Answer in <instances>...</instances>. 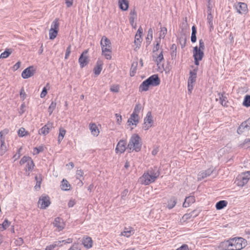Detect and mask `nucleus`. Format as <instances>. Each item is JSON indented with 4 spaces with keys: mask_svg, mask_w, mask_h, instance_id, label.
I'll use <instances>...</instances> for the list:
<instances>
[{
    "mask_svg": "<svg viewBox=\"0 0 250 250\" xmlns=\"http://www.w3.org/2000/svg\"><path fill=\"white\" fill-rule=\"evenodd\" d=\"M163 50H161L160 53L159 55H157V56H153L154 58H155V61L156 62L157 65H159L161 62L164 60Z\"/></svg>",
    "mask_w": 250,
    "mask_h": 250,
    "instance_id": "37",
    "label": "nucleus"
},
{
    "mask_svg": "<svg viewBox=\"0 0 250 250\" xmlns=\"http://www.w3.org/2000/svg\"><path fill=\"white\" fill-rule=\"evenodd\" d=\"M35 70L33 66H29L26 69H25L21 73V77L23 79H27L28 78L32 76L34 73Z\"/></svg>",
    "mask_w": 250,
    "mask_h": 250,
    "instance_id": "17",
    "label": "nucleus"
},
{
    "mask_svg": "<svg viewBox=\"0 0 250 250\" xmlns=\"http://www.w3.org/2000/svg\"><path fill=\"white\" fill-rule=\"evenodd\" d=\"M25 107V105L24 104H21V105L20 106V108L19 111V113L20 115H22L24 112V108Z\"/></svg>",
    "mask_w": 250,
    "mask_h": 250,
    "instance_id": "61",
    "label": "nucleus"
},
{
    "mask_svg": "<svg viewBox=\"0 0 250 250\" xmlns=\"http://www.w3.org/2000/svg\"><path fill=\"white\" fill-rule=\"evenodd\" d=\"M26 163L27 164L26 166V170H32L34 167V164L32 158H31Z\"/></svg>",
    "mask_w": 250,
    "mask_h": 250,
    "instance_id": "39",
    "label": "nucleus"
},
{
    "mask_svg": "<svg viewBox=\"0 0 250 250\" xmlns=\"http://www.w3.org/2000/svg\"><path fill=\"white\" fill-rule=\"evenodd\" d=\"M141 140V139L138 134H133L129 140L127 148L130 150V152L133 150L139 152L142 147Z\"/></svg>",
    "mask_w": 250,
    "mask_h": 250,
    "instance_id": "3",
    "label": "nucleus"
},
{
    "mask_svg": "<svg viewBox=\"0 0 250 250\" xmlns=\"http://www.w3.org/2000/svg\"><path fill=\"white\" fill-rule=\"evenodd\" d=\"M36 181V185L35 186L36 190H38L41 188V185L42 180V174H40L38 175H36L35 177Z\"/></svg>",
    "mask_w": 250,
    "mask_h": 250,
    "instance_id": "30",
    "label": "nucleus"
},
{
    "mask_svg": "<svg viewBox=\"0 0 250 250\" xmlns=\"http://www.w3.org/2000/svg\"><path fill=\"white\" fill-rule=\"evenodd\" d=\"M243 146L245 148H250V139H246L244 141Z\"/></svg>",
    "mask_w": 250,
    "mask_h": 250,
    "instance_id": "55",
    "label": "nucleus"
},
{
    "mask_svg": "<svg viewBox=\"0 0 250 250\" xmlns=\"http://www.w3.org/2000/svg\"><path fill=\"white\" fill-rule=\"evenodd\" d=\"M229 240L230 245L235 247V249H232V250H241L247 245V241L242 237H235Z\"/></svg>",
    "mask_w": 250,
    "mask_h": 250,
    "instance_id": "4",
    "label": "nucleus"
},
{
    "mask_svg": "<svg viewBox=\"0 0 250 250\" xmlns=\"http://www.w3.org/2000/svg\"><path fill=\"white\" fill-rule=\"evenodd\" d=\"M36 151V152L34 153V154H38L39 153L43 151L44 147L43 146H39V147H36L34 148V151Z\"/></svg>",
    "mask_w": 250,
    "mask_h": 250,
    "instance_id": "53",
    "label": "nucleus"
},
{
    "mask_svg": "<svg viewBox=\"0 0 250 250\" xmlns=\"http://www.w3.org/2000/svg\"><path fill=\"white\" fill-rule=\"evenodd\" d=\"M120 8L123 11H126L129 7L128 0H118Z\"/></svg>",
    "mask_w": 250,
    "mask_h": 250,
    "instance_id": "23",
    "label": "nucleus"
},
{
    "mask_svg": "<svg viewBox=\"0 0 250 250\" xmlns=\"http://www.w3.org/2000/svg\"><path fill=\"white\" fill-rule=\"evenodd\" d=\"M243 105L247 107L250 106V95H247L245 97Z\"/></svg>",
    "mask_w": 250,
    "mask_h": 250,
    "instance_id": "44",
    "label": "nucleus"
},
{
    "mask_svg": "<svg viewBox=\"0 0 250 250\" xmlns=\"http://www.w3.org/2000/svg\"><path fill=\"white\" fill-rule=\"evenodd\" d=\"M219 98L220 101V104L223 106H227L226 103L227 97L224 96L223 94L220 93H218Z\"/></svg>",
    "mask_w": 250,
    "mask_h": 250,
    "instance_id": "43",
    "label": "nucleus"
},
{
    "mask_svg": "<svg viewBox=\"0 0 250 250\" xmlns=\"http://www.w3.org/2000/svg\"><path fill=\"white\" fill-rule=\"evenodd\" d=\"M207 20H208V24H209L210 27L212 28L213 27V21H212L213 16L211 13H208V14Z\"/></svg>",
    "mask_w": 250,
    "mask_h": 250,
    "instance_id": "50",
    "label": "nucleus"
},
{
    "mask_svg": "<svg viewBox=\"0 0 250 250\" xmlns=\"http://www.w3.org/2000/svg\"><path fill=\"white\" fill-rule=\"evenodd\" d=\"M20 96H21V97L22 99V100H24L26 98V94L25 92H24V90L23 88H22L21 90Z\"/></svg>",
    "mask_w": 250,
    "mask_h": 250,
    "instance_id": "64",
    "label": "nucleus"
},
{
    "mask_svg": "<svg viewBox=\"0 0 250 250\" xmlns=\"http://www.w3.org/2000/svg\"><path fill=\"white\" fill-rule=\"evenodd\" d=\"M227 204L228 202L227 201L221 200L216 204L215 207L217 210H220L226 207Z\"/></svg>",
    "mask_w": 250,
    "mask_h": 250,
    "instance_id": "32",
    "label": "nucleus"
},
{
    "mask_svg": "<svg viewBox=\"0 0 250 250\" xmlns=\"http://www.w3.org/2000/svg\"><path fill=\"white\" fill-rule=\"evenodd\" d=\"M89 129L91 134L95 136H97L99 134V131L97 126L95 124H90L89 125Z\"/></svg>",
    "mask_w": 250,
    "mask_h": 250,
    "instance_id": "29",
    "label": "nucleus"
},
{
    "mask_svg": "<svg viewBox=\"0 0 250 250\" xmlns=\"http://www.w3.org/2000/svg\"><path fill=\"white\" fill-rule=\"evenodd\" d=\"M100 44L102 48V55H104L107 60L111 59V43L110 41L105 36H104L102 38Z\"/></svg>",
    "mask_w": 250,
    "mask_h": 250,
    "instance_id": "2",
    "label": "nucleus"
},
{
    "mask_svg": "<svg viewBox=\"0 0 250 250\" xmlns=\"http://www.w3.org/2000/svg\"><path fill=\"white\" fill-rule=\"evenodd\" d=\"M139 115L132 113L128 119L127 123H129V125H132L136 126L139 123Z\"/></svg>",
    "mask_w": 250,
    "mask_h": 250,
    "instance_id": "20",
    "label": "nucleus"
},
{
    "mask_svg": "<svg viewBox=\"0 0 250 250\" xmlns=\"http://www.w3.org/2000/svg\"><path fill=\"white\" fill-rule=\"evenodd\" d=\"M160 79L157 74H154L145 80L140 85V91H146L150 86H156L160 84Z\"/></svg>",
    "mask_w": 250,
    "mask_h": 250,
    "instance_id": "1",
    "label": "nucleus"
},
{
    "mask_svg": "<svg viewBox=\"0 0 250 250\" xmlns=\"http://www.w3.org/2000/svg\"><path fill=\"white\" fill-rule=\"evenodd\" d=\"M199 46L198 47L197 46H196L193 48V57L194 58L202 59L204 56V50L205 48V44L202 39L199 40Z\"/></svg>",
    "mask_w": 250,
    "mask_h": 250,
    "instance_id": "5",
    "label": "nucleus"
},
{
    "mask_svg": "<svg viewBox=\"0 0 250 250\" xmlns=\"http://www.w3.org/2000/svg\"><path fill=\"white\" fill-rule=\"evenodd\" d=\"M110 91L114 92H118L119 91V87L118 85H114L111 86Z\"/></svg>",
    "mask_w": 250,
    "mask_h": 250,
    "instance_id": "59",
    "label": "nucleus"
},
{
    "mask_svg": "<svg viewBox=\"0 0 250 250\" xmlns=\"http://www.w3.org/2000/svg\"><path fill=\"white\" fill-rule=\"evenodd\" d=\"M22 149L21 147H20L18 149L17 153L13 156V158L14 159V161L18 160L21 156V151Z\"/></svg>",
    "mask_w": 250,
    "mask_h": 250,
    "instance_id": "54",
    "label": "nucleus"
},
{
    "mask_svg": "<svg viewBox=\"0 0 250 250\" xmlns=\"http://www.w3.org/2000/svg\"><path fill=\"white\" fill-rule=\"evenodd\" d=\"M59 20L58 19H56L52 23L51 28H53V29L59 30Z\"/></svg>",
    "mask_w": 250,
    "mask_h": 250,
    "instance_id": "47",
    "label": "nucleus"
},
{
    "mask_svg": "<svg viewBox=\"0 0 250 250\" xmlns=\"http://www.w3.org/2000/svg\"><path fill=\"white\" fill-rule=\"evenodd\" d=\"M50 198L47 195L42 196L38 201V204L40 205V208L41 209H45L50 205Z\"/></svg>",
    "mask_w": 250,
    "mask_h": 250,
    "instance_id": "11",
    "label": "nucleus"
},
{
    "mask_svg": "<svg viewBox=\"0 0 250 250\" xmlns=\"http://www.w3.org/2000/svg\"><path fill=\"white\" fill-rule=\"evenodd\" d=\"M237 12L241 14H245L248 11L247 5L245 3L239 2L235 5Z\"/></svg>",
    "mask_w": 250,
    "mask_h": 250,
    "instance_id": "15",
    "label": "nucleus"
},
{
    "mask_svg": "<svg viewBox=\"0 0 250 250\" xmlns=\"http://www.w3.org/2000/svg\"><path fill=\"white\" fill-rule=\"evenodd\" d=\"M143 30L141 27H140L138 29L137 32L135 37V43L137 45L140 44L142 42L141 36L143 34Z\"/></svg>",
    "mask_w": 250,
    "mask_h": 250,
    "instance_id": "24",
    "label": "nucleus"
},
{
    "mask_svg": "<svg viewBox=\"0 0 250 250\" xmlns=\"http://www.w3.org/2000/svg\"><path fill=\"white\" fill-rule=\"evenodd\" d=\"M53 225L55 227L57 228L59 231L62 230L65 227V223L63 219L60 217L55 218Z\"/></svg>",
    "mask_w": 250,
    "mask_h": 250,
    "instance_id": "18",
    "label": "nucleus"
},
{
    "mask_svg": "<svg viewBox=\"0 0 250 250\" xmlns=\"http://www.w3.org/2000/svg\"><path fill=\"white\" fill-rule=\"evenodd\" d=\"M55 248H56V246L55 243L53 242L52 244L46 246L45 250H53Z\"/></svg>",
    "mask_w": 250,
    "mask_h": 250,
    "instance_id": "62",
    "label": "nucleus"
},
{
    "mask_svg": "<svg viewBox=\"0 0 250 250\" xmlns=\"http://www.w3.org/2000/svg\"><path fill=\"white\" fill-rule=\"evenodd\" d=\"M153 38V30L152 28H149L148 30L147 37L146 38V42H148V44L150 43L151 41Z\"/></svg>",
    "mask_w": 250,
    "mask_h": 250,
    "instance_id": "45",
    "label": "nucleus"
},
{
    "mask_svg": "<svg viewBox=\"0 0 250 250\" xmlns=\"http://www.w3.org/2000/svg\"><path fill=\"white\" fill-rule=\"evenodd\" d=\"M82 244L87 249H89L92 247L93 241L91 237H86L83 239Z\"/></svg>",
    "mask_w": 250,
    "mask_h": 250,
    "instance_id": "22",
    "label": "nucleus"
},
{
    "mask_svg": "<svg viewBox=\"0 0 250 250\" xmlns=\"http://www.w3.org/2000/svg\"><path fill=\"white\" fill-rule=\"evenodd\" d=\"M156 180L152 177L149 173L145 171L143 175L140 177L139 181V182L144 185H148L151 183H154Z\"/></svg>",
    "mask_w": 250,
    "mask_h": 250,
    "instance_id": "8",
    "label": "nucleus"
},
{
    "mask_svg": "<svg viewBox=\"0 0 250 250\" xmlns=\"http://www.w3.org/2000/svg\"><path fill=\"white\" fill-rule=\"evenodd\" d=\"M18 136L20 137H23L29 134V132L25 130L23 127L20 128L18 131Z\"/></svg>",
    "mask_w": 250,
    "mask_h": 250,
    "instance_id": "40",
    "label": "nucleus"
},
{
    "mask_svg": "<svg viewBox=\"0 0 250 250\" xmlns=\"http://www.w3.org/2000/svg\"><path fill=\"white\" fill-rule=\"evenodd\" d=\"M135 233V230L132 227L124 228V231L121 233V235L126 237H129L130 236L133 235Z\"/></svg>",
    "mask_w": 250,
    "mask_h": 250,
    "instance_id": "21",
    "label": "nucleus"
},
{
    "mask_svg": "<svg viewBox=\"0 0 250 250\" xmlns=\"http://www.w3.org/2000/svg\"><path fill=\"white\" fill-rule=\"evenodd\" d=\"M229 240L222 242L219 246L220 250H232L230 249V245Z\"/></svg>",
    "mask_w": 250,
    "mask_h": 250,
    "instance_id": "28",
    "label": "nucleus"
},
{
    "mask_svg": "<svg viewBox=\"0 0 250 250\" xmlns=\"http://www.w3.org/2000/svg\"><path fill=\"white\" fill-rule=\"evenodd\" d=\"M176 250H189L188 246L187 244H184Z\"/></svg>",
    "mask_w": 250,
    "mask_h": 250,
    "instance_id": "63",
    "label": "nucleus"
},
{
    "mask_svg": "<svg viewBox=\"0 0 250 250\" xmlns=\"http://www.w3.org/2000/svg\"><path fill=\"white\" fill-rule=\"evenodd\" d=\"M61 187L62 190L67 191L70 189L71 185L66 180L63 179L62 181Z\"/></svg>",
    "mask_w": 250,
    "mask_h": 250,
    "instance_id": "31",
    "label": "nucleus"
},
{
    "mask_svg": "<svg viewBox=\"0 0 250 250\" xmlns=\"http://www.w3.org/2000/svg\"><path fill=\"white\" fill-rule=\"evenodd\" d=\"M47 88L46 87H44L42 89V90L40 94L41 98H44L47 94Z\"/></svg>",
    "mask_w": 250,
    "mask_h": 250,
    "instance_id": "60",
    "label": "nucleus"
},
{
    "mask_svg": "<svg viewBox=\"0 0 250 250\" xmlns=\"http://www.w3.org/2000/svg\"><path fill=\"white\" fill-rule=\"evenodd\" d=\"M12 53V49L11 48H7L5 50L2 52L0 56V58L5 59L9 56V55Z\"/></svg>",
    "mask_w": 250,
    "mask_h": 250,
    "instance_id": "36",
    "label": "nucleus"
},
{
    "mask_svg": "<svg viewBox=\"0 0 250 250\" xmlns=\"http://www.w3.org/2000/svg\"><path fill=\"white\" fill-rule=\"evenodd\" d=\"M7 151V146L5 145V143L3 140H1L0 146V155H3Z\"/></svg>",
    "mask_w": 250,
    "mask_h": 250,
    "instance_id": "33",
    "label": "nucleus"
},
{
    "mask_svg": "<svg viewBox=\"0 0 250 250\" xmlns=\"http://www.w3.org/2000/svg\"><path fill=\"white\" fill-rule=\"evenodd\" d=\"M71 46L70 45H69L67 47V48L66 50V52H65V57H64L65 59H67L69 57V56L70 54V53H71Z\"/></svg>",
    "mask_w": 250,
    "mask_h": 250,
    "instance_id": "58",
    "label": "nucleus"
},
{
    "mask_svg": "<svg viewBox=\"0 0 250 250\" xmlns=\"http://www.w3.org/2000/svg\"><path fill=\"white\" fill-rule=\"evenodd\" d=\"M58 32V30L50 28L49 32V39L50 40H54L56 37Z\"/></svg>",
    "mask_w": 250,
    "mask_h": 250,
    "instance_id": "41",
    "label": "nucleus"
},
{
    "mask_svg": "<svg viewBox=\"0 0 250 250\" xmlns=\"http://www.w3.org/2000/svg\"><path fill=\"white\" fill-rule=\"evenodd\" d=\"M167 33V29L166 27H162L161 28V30L159 34V38L158 39H160L161 38L164 39L166 34Z\"/></svg>",
    "mask_w": 250,
    "mask_h": 250,
    "instance_id": "48",
    "label": "nucleus"
},
{
    "mask_svg": "<svg viewBox=\"0 0 250 250\" xmlns=\"http://www.w3.org/2000/svg\"><path fill=\"white\" fill-rule=\"evenodd\" d=\"M102 66V62L100 60H98L96 64L93 69V72L96 75L98 76L100 74L103 68Z\"/></svg>",
    "mask_w": 250,
    "mask_h": 250,
    "instance_id": "25",
    "label": "nucleus"
},
{
    "mask_svg": "<svg viewBox=\"0 0 250 250\" xmlns=\"http://www.w3.org/2000/svg\"><path fill=\"white\" fill-rule=\"evenodd\" d=\"M177 199L175 196H172L167 201V208L169 209L173 208L177 204Z\"/></svg>",
    "mask_w": 250,
    "mask_h": 250,
    "instance_id": "27",
    "label": "nucleus"
},
{
    "mask_svg": "<svg viewBox=\"0 0 250 250\" xmlns=\"http://www.w3.org/2000/svg\"><path fill=\"white\" fill-rule=\"evenodd\" d=\"M250 179V171L242 173L236 179L235 183L239 187H243Z\"/></svg>",
    "mask_w": 250,
    "mask_h": 250,
    "instance_id": "7",
    "label": "nucleus"
},
{
    "mask_svg": "<svg viewBox=\"0 0 250 250\" xmlns=\"http://www.w3.org/2000/svg\"><path fill=\"white\" fill-rule=\"evenodd\" d=\"M146 172L152 176V177H154L156 180L159 177L160 174V169L157 166L150 167Z\"/></svg>",
    "mask_w": 250,
    "mask_h": 250,
    "instance_id": "16",
    "label": "nucleus"
},
{
    "mask_svg": "<svg viewBox=\"0 0 250 250\" xmlns=\"http://www.w3.org/2000/svg\"><path fill=\"white\" fill-rule=\"evenodd\" d=\"M214 170V169L213 167H209L207 170L200 171L198 174V180L201 181L203 179L209 176Z\"/></svg>",
    "mask_w": 250,
    "mask_h": 250,
    "instance_id": "14",
    "label": "nucleus"
},
{
    "mask_svg": "<svg viewBox=\"0 0 250 250\" xmlns=\"http://www.w3.org/2000/svg\"><path fill=\"white\" fill-rule=\"evenodd\" d=\"M53 128V123L48 122L46 125L42 127L39 130V134L43 136H46L49 133L51 129Z\"/></svg>",
    "mask_w": 250,
    "mask_h": 250,
    "instance_id": "13",
    "label": "nucleus"
},
{
    "mask_svg": "<svg viewBox=\"0 0 250 250\" xmlns=\"http://www.w3.org/2000/svg\"><path fill=\"white\" fill-rule=\"evenodd\" d=\"M192 32H191V42L192 43H194L196 42V27L195 25H193L191 28Z\"/></svg>",
    "mask_w": 250,
    "mask_h": 250,
    "instance_id": "34",
    "label": "nucleus"
},
{
    "mask_svg": "<svg viewBox=\"0 0 250 250\" xmlns=\"http://www.w3.org/2000/svg\"><path fill=\"white\" fill-rule=\"evenodd\" d=\"M83 172L82 170L80 169V170H77L76 177V179H79L80 180V182H81V184L82 185H83Z\"/></svg>",
    "mask_w": 250,
    "mask_h": 250,
    "instance_id": "38",
    "label": "nucleus"
},
{
    "mask_svg": "<svg viewBox=\"0 0 250 250\" xmlns=\"http://www.w3.org/2000/svg\"><path fill=\"white\" fill-rule=\"evenodd\" d=\"M30 158H31V157H30L29 156H23L20 160V164L21 165H22L24 164L25 163H27L28 161V160H29V159Z\"/></svg>",
    "mask_w": 250,
    "mask_h": 250,
    "instance_id": "51",
    "label": "nucleus"
},
{
    "mask_svg": "<svg viewBox=\"0 0 250 250\" xmlns=\"http://www.w3.org/2000/svg\"><path fill=\"white\" fill-rule=\"evenodd\" d=\"M197 70V67L189 72V77L188 80V90L189 93H191L194 84L196 82Z\"/></svg>",
    "mask_w": 250,
    "mask_h": 250,
    "instance_id": "6",
    "label": "nucleus"
},
{
    "mask_svg": "<svg viewBox=\"0 0 250 250\" xmlns=\"http://www.w3.org/2000/svg\"><path fill=\"white\" fill-rule=\"evenodd\" d=\"M250 129V117L246 121L242 122L237 129V133L241 134L245 131Z\"/></svg>",
    "mask_w": 250,
    "mask_h": 250,
    "instance_id": "12",
    "label": "nucleus"
},
{
    "mask_svg": "<svg viewBox=\"0 0 250 250\" xmlns=\"http://www.w3.org/2000/svg\"><path fill=\"white\" fill-rule=\"evenodd\" d=\"M126 143L125 141L124 140H121L117 145L115 148V151L117 153L120 152V153H123L127 147L126 146Z\"/></svg>",
    "mask_w": 250,
    "mask_h": 250,
    "instance_id": "19",
    "label": "nucleus"
},
{
    "mask_svg": "<svg viewBox=\"0 0 250 250\" xmlns=\"http://www.w3.org/2000/svg\"><path fill=\"white\" fill-rule=\"evenodd\" d=\"M143 109V107L140 104H137L135 105L134 109L133 110V113H135L137 115H139L141 110Z\"/></svg>",
    "mask_w": 250,
    "mask_h": 250,
    "instance_id": "46",
    "label": "nucleus"
},
{
    "mask_svg": "<svg viewBox=\"0 0 250 250\" xmlns=\"http://www.w3.org/2000/svg\"><path fill=\"white\" fill-rule=\"evenodd\" d=\"M138 66V62H132L131 64V66L130 68V76H134L136 72L137 67Z\"/></svg>",
    "mask_w": 250,
    "mask_h": 250,
    "instance_id": "35",
    "label": "nucleus"
},
{
    "mask_svg": "<svg viewBox=\"0 0 250 250\" xmlns=\"http://www.w3.org/2000/svg\"><path fill=\"white\" fill-rule=\"evenodd\" d=\"M160 39H157L156 41V44H155V45L154 46V48H153V52L154 53L156 51H158L160 48Z\"/></svg>",
    "mask_w": 250,
    "mask_h": 250,
    "instance_id": "52",
    "label": "nucleus"
},
{
    "mask_svg": "<svg viewBox=\"0 0 250 250\" xmlns=\"http://www.w3.org/2000/svg\"><path fill=\"white\" fill-rule=\"evenodd\" d=\"M10 225L11 222H9L7 219H5V220L1 224L2 227L0 228V230L3 231L6 229Z\"/></svg>",
    "mask_w": 250,
    "mask_h": 250,
    "instance_id": "42",
    "label": "nucleus"
},
{
    "mask_svg": "<svg viewBox=\"0 0 250 250\" xmlns=\"http://www.w3.org/2000/svg\"><path fill=\"white\" fill-rule=\"evenodd\" d=\"M65 133L66 130L63 128H61L59 129V134L58 137H59V138H63Z\"/></svg>",
    "mask_w": 250,
    "mask_h": 250,
    "instance_id": "56",
    "label": "nucleus"
},
{
    "mask_svg": "<svg viewBox=\"0 0 250 250\" xmlns=\"http://www.w3.org/2000/svg\"><path fill=\"white\" fill-rule=\"evenodd\" d=\"M153 117L151 112L149 111L147 113L146 117L144 118V123L143 128L145 130H148L153 124Z\"/></svg>",
    "mask_w": 250,
    "mask_h": 250,
    "instance_id": "9",
    "label": "nucleus"
},
{
    "mask_svg": "<svg viewBox=\"0 0 250 250\" xmlns=\"http://www.w3.org/2000/svg\"><path fill=\"white\" fill-rule=\"evenodd\" d=\"M137 13L135 10V9L131 10L130 12V18H133V19H136L137 18Z\"/></svg>",
    "mask_w": 250,
    "mask_h": 250,
    "instance_id": "57",
    "label": "nucleus"
},
{
    "mask_svg": "<svg viewBox=\"0 0 250 250\" xmlns=\"http://www.w3.org/2000/svg\"><path fill=\"white\" fill-rule=\"evenodd\" d=\"M56 106V102L52 101L51 102V104H50V105L48 107V111L50 115H51L52 113L54 110L55 109Z\"/></svg>",
    "mask_w": 250,
    "mask_h": 250,
    "instance_id": "49",
    "label": "nucleus"
},
{
    "mask_svg": "<svg viewBox=\"0 0 250 250\" xmlns=\"http://www.w3.org/2000/svg\"><path fill=\"white\" fill-rule=\"evenodd\" d=\"M88 53V50H84L80 55L79 58V63L80 67L83 68L88 64L89 63V60L87 54Z\"/></svg>",
    "mask_w": 250,
    "mask_h": 250,
    "instance_id": "10",
    "label": "nucleus"
},
{
    "mask_svg": "<svg viewBox=\"0 0 250 250\" xmlns=\"http://www.w3.org/2000/svg\"><path fill=\"white\" fill-rule=\"evenodd\" d=\"M195 198L194 196H189L186 198L185 202L183 204V207L184 208L188 207L190 204L194 203Z\"/></svg>",
    "mask_w": 250,
    "mask_h": 250,
    "instance_id": "26",
    "label": "nucleus"
}]
</instances>
